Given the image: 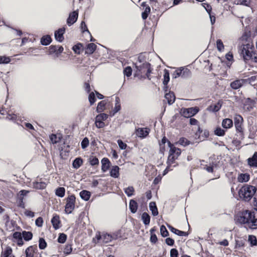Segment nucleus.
<instances>
[{
	"label": "nucleus",
	"instance_id": "nucleus-1",
	"mask_svg": "<svg viewBox=\"0 0 257 257\" xmlns=\"http://www.w3.org/2000/svg\"><path fill=\"white\" fill-rule=\"evenodd\" d=\"M237 222L240 223H247L251 229L257 228V216L251 212L245 210L236 217Z\"/></svg>",
	"mask_w": 257,
	"mask_h": 257
},
{
	"label": "nucleus",
	"instance_id": "nucleus-2",
	"mask_svg": "<svg viewBox=\"0 0 257 257\" xmlns=\"http://www.w3.org/2000/svg\"><path fill=\"white\" fill-rule=\"evenodd\" d=\"M253 45L251 43H248L240 46L239 52L245 60L251 59L257 62V53L253 52Z\"/></svg>",
	"mask_w": 257,
	"mask_h": 257
},
{
	"label": "nucleus",
	"instance_id": "nucleus-3",
	"mask_svg": "<svg viewBox=\"0 0 257 257\" xmlns=\"http://www.w3.org/2000/svg\"><path fill=\"white\" fill-rule=\"evenodd\" d=\"M256 192L255 186L246 184L243 185L239 190V197L245 201H249L254 196Z\"/></svg>",
	"mask_w": 257,
	"mask_h": 257
},
{
	"label": "nucleus",
	"instance_id": "nucleus-4",
	"mask_svg": "<svg viewBox=\"0 0 257 257\" xmlns=\"http://www.w3.org/2000/svg\"><path fill=\"white\" fill-rule=\"evenodd\" d=\"M168 145L170 149L167 163L169 165H171L181 154V152L180 149L174 146L169 141H168Z\"/></svg>",
	"mask_w": 257,
	"mask_h": 257
},
{
	"label": "nucleus",
	"instance_id": "nucleus-5",
	"mask_svg": "<svg viewBox=\"0 0 257 257\" xmlns=\"http://www.w3.org/2000/svg\"><path fill=\"white\" fill-rule=\"evenodd\" d=\"M113 239H116V237L110 234L103 233L100 234L99 233L96 234L94 238H93V241L95 243L102 242L103 243H108L112 240Z\"/></svg>",
	"mask_w": 257,
	"mask_h": 257
},
{
	"label": "nucleus",
	"instance_id": "nucleus-6",
	"mask_svg": "<svg viewBox=\"0 0 257 257\" xmlns=\"http://www.w3.org/2000/svg\"><path fill=\"white\" fill-rule=\"evenodd\" d=\"M76 198L74 195L69 196L66 198V204L65 207V211L68 214L71 213L74 210Z\"/></svg>",
	"mask_w": 257,
	"mask_h": 257
},
{
	"label": "nucleus",
	"instance_id": "nucleus-7",
	"mask_svg": "<svg viewBox=\"0 0 257 257\" xmlns=\"http://www.w3.org/2000/svg\"><path fill=\"white\" fill-rule=\"evenodd\" d=\"M137 70L142 74L145 73L147 77L149 79H151L150 74L151 73L150 64L148 62L144 63L140 65H137Z\"/></svg>",
	"mask_w": 257,
	"mask_h": 257
},
{
	"label": "nucleus",
	"instance_id": "nucleus-8",
	"mask_svg": "<svg viewBox=\"0 0 257 257\" xmlns=\"http://www.w3.org/2000/svg\"><path fill=\"white\" fill-rule=\"evenodd\" d=\"M233 119L236 131L238 133H242L243 132L242 124L243 121L242 117L239 114H235Z\"/></svg>",
	"mask_w": 257,
	"mask_h": 257
},
{
	"label": "nucleus",
	"instance_id": "nucleus-9",
	"mask_svg": "<svg viewBox=\"0 0 257 257\" xmlns=\"http://www.w3.org/2000/svg\"><path fill=\"white\" fill-rule=\"evenodd\" d=\"M198 111L199 108L197 107H190L184 109L182 111V114L184 117L189 118L194 116Z\"/></svg>",
	"mask_w": 257,
	"mask_h": 257
},
{
	"label": "nucleus",
	"instance_id": "nucleus-10",
	"mask_svg": "<svg viewBox=\"0 0 257 257\" xmlns=\"http://www.w3.org/2000/svg\"><path fill=\"white\" fill-rule=\"evenodd\" d=\"M65 31V28H62L59 29L57 31L55 32V39L59 42H62L64 40L63 34Z\"/></svg>",
	"mask_w": 257,
	"mask_h": 257
},
{
	"label": "nucleus",
	"instance_id": "nucleus-11",
	"mask_svg": "<svg viewBox=\"0 0 257 257\" xmlns=\"http://www.w3.org/2000/svg\"><path fill=\"white\" fill-rule=\"evenodd\" d=\"M78 18V12L74 11L69 14V18L67 19V23L69 26L73 24L77 20Z\"/></svg>",
	"mask_w": 257,
	"mask_h": 257
},
{
	"label": "nucleus",
	"instance_id": "nucleus-12",
	"mask_svg": "<svg viewBox=\"0 0 257 257\" xmlns=\"http://www.w3.org/2000/svg\"><path fill=\"white\" fill-rule=\"evenodd\" d=\"M149 133V130L147 128H139L136 130V135L140 138H145Z\"/></svg>",
	"mask_w": 257,
	"mask_h": 257
},
{
	"label": "nucleus",
	"instance_id": "nucleus-13",
	"mask_svg": "<svg viewBox=\"0 0 257 257\" xmlns=\"http://www.w3.org/2000/svg\"><path fill=\"white\" fill-rule=\"evenodd\" d=\"M36 250H37V246H30L25 250L26 257H34V254Z\"/></svg>",
	"mask_w": 257,
	"mask_h": 257
},
{
	"label": "nucleus",
	"instance_id": "nucleus-14",
	"mask_svg": "<svg viewBox=\"0 0 257 257\" xmlns=\"http://www.w3.org/2000/svg\"><path fill=\"white\" fill-rule=\"evenodd\" d=\"M247 163L251 167H257V152H255L252 157L247 159Z\"/></svg>",
	"mask_w": 257,
	"mask_h": 257
},
{
	"label": "nucleus",
	"instance_id": "nucleus-15",
	"mask_svg": "<svg viewBox=\"0 0 257 257\" xmlns=\"http://www.w3.org/2000/svg\"><path fill=\"white\" fill-rule=\"evenodd\" d=\"M101 170L103 172H105L109 168L110 162L108 159L103 158L101 160Z\"/></svg>",
	"mask_w": 257,
	"mask_h": 257
},
{
	"label": "nucleus",
	"instance_id": "nucleus-16",
	"mask_svg": "<svg viewBox=\"0 0 257 257\" xmlns=\"http://www.w3.org/2000/svg\"><path fill=\"white\" fill-rule=\"evenodd\" d=\"M243 82V79L236 80L230 83V87L233 89H237L242 85Z\"/></svg>",
	"mask_w": 257,
	"mask_h": 257
},
{
	"label": "nucleus",
	"instance_id": "nucleus-17",
	"mask_svg": "<svg viewBox=\"0 0 257 257\" xmlns=\"http://www.w3.org/2000/svg\"><path fill=\"white\" fill-rule=\"evenodd\" d=\"M167 226H168V228H169V229L171 230V231H172V232H173L174 233H175L178 235L187 236L188 235V233L186 232L179 230L169 224H167Z\"/></svg>",
	"mask_w": 257,
	"mask_h": 257
},
{
	"label": "nucleus",
	"instance_id": "nucleus-18",
	"mask_svg": "<svg viewBox=\"0 0 257 257\" xmlns=\"http://www.w3.org/2000/svg\"><path fill=\"white\" fill-rule=\"evenodd\" d=\"M165 99L167 100L169 104H173L175 100V96L173 92H169L166 93L165 96Z\"/></svg>",
	"mask_w": 257,
	"mask_h": 257
},
{
	"label": "nucleus",
	"instance_id": "nucleus-19",
	"mask_svg": "<svg viewBox=\"0 0 257 257\" xmlns=\"http://www.w3.org/2000/svg\"><path fill=\"white\" fill-rule=\"evenodd\" d=\"M250 178V176L247 173H241L238 176L237 180L239 182L243 183L247 182Z\"/></svg>",
	"mask_w": 257,
	"mask_h": 257
},
{
	"label": "nucleus",
	"instance_id": "nucleus-20",
	"mask_svg": "<svg viewBox=\"0 0 257 257\" xmlns=\"http://www.w3.org/2000/svg\"><path fill=\"white\" fill-rule=\"evenodd\" d=\"M119 168L117 166H114L112 167L110 171V175L112 177L117 178L119 176Z\"/></svg>",
	"mask_w": 257,
	"mask_h": 257
},
{
	"label": "nucleus",
	"instance_id": "nucleus-21",
	"mask_svg": "<svg viewBox=\"0 0 257 257\" xmlns=\"http://www.w3.org/2000/svg\"><path fill=\"white\" fill-rule=\"evenodd\" d=\"M233 126V121L230 118H225L222 121V126L224 128H230Z\"/></svg>",
	"mask_w": 257,
	"mask_h": 257
},
{
	"label": "nucleus",
	"instance_id": "nucleus-22",
	"mask_svg": "<svg viewBox=\"0 0 257 257\" xmlns=\"http://www.w3.org/2000/svg\"><path fill=\"white\" fill-rule=\"evenodd\" d=\"M52 224L54 228L56 229L59 228V224L60 223L59 215L55 214L51 219Z\"/></svg>",
	"mask_w": 257,
	"mask_h": 257
},
{
	"label": "nucleus",
	"instance_id": "nucleus-23",
	"mask_svg": "<svg viewBox=\"0 0 257 257\" xmlns=\"http://www.w3.org/2000/svg\"><path fill=\"white\" fill-rule=\"evenodd\" d=\"M81 198L85 201H88L91 195L89 191L87 190H82L79 193Z\"/></svg>",
	"mask_w": 257,
	"mask_h": 257
},
{
	"label": "nucleus",
	"instance_id": "nucleus-24",
	"mask_svg": "<svg viewBox=\"0 0 257 257\" xmlns=\"http://www.w3.org/2000/svg\"><path fill=\"white\" fill-rule=\"evenodd\" d=\"M149 208L152 211V215L157 216L158 214V211L155 202H151L149 204Z\"/></svg>",
	"mask_w": 257,
	"mask_h": 257
},
{
	"label": "nucleus",
	"instance_id": "nucleus-25",
	"mask_svg": "<svg viewBox=\"0 0 257 257\" xmlns=\"http://www.w3.org/2000/svg\"><path fill=\"white\" fill-rule=\"evenodd\" d=\"M96 46L94 43H90L87 45L85 50V52L87 54H92L95 50Z\"/></svg>",
	"mask_w": 257,
	"mask_h": 257
},
{
	"label": "nucleus",
	"instance_id": "nucleus-26",
	"mask_svg": "<svg viewBox=\"0 0 257 257\" xmlns=\"http://www.w3.org/2000/svg\"><path fill=\"white\" fill-rule=\"evenodd\" d=\"M130 209L131 211L135 213L137 212L138 209V204L137 202L134 200H131L130 202Z\"/></svg>",
	"mask_w": 257,
	"mask_h": 257
},
{
	"label": "nucleus",
	"instance_id": "nucleus-27",
	"mask_svg": "<svg viewBox=\"0 0 257 257\" xmlns=\"http://www.w3.org/2000/svg\"><path fill=\"white\" fill-rule=\"evenodd\" d=\"M46 184L43 182L35 181L33 183V188L37 189H43L46 187Z\"/></svg>",
	"mask_w": 257,
	"mask_h": 257
},
{
	"label": "nucleus",
	"instance_id": "nucleus-28",
	"mask_svg": "<svg viewBox=\"0 0 257 257\" xmlns=\"http://www.w3.org/2000/svg\"><path fill=\"white\" fill-rule=\"evenodd\" d=\"M83 160L81 158H76L73 162V167L75 169H78L82 164Z\"/></svg>",
	"mask_w": 257,
	"mask_h": 257
},
{
	"label": "nucleus",
	"instance_id": "nucleus-29",
	"mask_svg": "<svg viewBox=\"0 0 257 257\" xmlns=\"http://www.w3.org/2000/svg\"><path fill=\"white\" fill-rule=\"evenodd\" d=\"M191 72L190 70L187 68L182 67V77L184 78H187L191 76Z\"/></svg>",
	"mask_w": 257,
	"mask_h": 257
},
{
	"label": "nucleus",
	"instance_id": "nucleus-30",
	"mask_svg": "<svg viewBox=\"0 0 257 257\" xmlns=\"http://www.w3.org/2000/svg\"><path fill=\"white\" fill-rule=\"evenodd\" d=\"M52 39L49 35L43 36L41 40V43L43 45H48L51 42Z\"/></svg>",
	"mask_w": 257,
	"mask_h": 257
},
{
	"label": "nucleus",
	"instance_id": "nucleus-31",
	"mask_svg": "<svg viewBox=\"0 0 257 257\" xmlns=\"http://www.w3.org/2000/svg\"><path fill=\"white\" fill-rule=\"evenodd\" d=\"M142 219L145 225H149L150 222V216L146 212H144L142 215Z\"/></svg>",
	"mask_w": 257,
	"mask_h": 257
},
{
	"label": "nucleus",
	"instance_id": "nucleus-32",
	"mask_svg": "<svg viewBox=\"0 0 257 257\" xmlns=\"http://www.w3.org/2000/svg\"><path fill=\"white\" fill-rule=\"evenodd\" d=\"M106 102L105 100H102L99 102L97 105L96 108V111L97 112H100L103 111L105 109V106Z\"/></svg>",
	"mask_w": 257,
	"mask_h": 257
},
{
	"label": "nucleus",
	"instance_id": "nucleus-33",
	"mask_svg": "<svg viewBox=\"0 0 257 257\" xmlns=\"http://www.w3.org/2000/svg\"><path fill=\"white\" fill-rule=\"evenodd\" d=\"M12 249L11 247H8L6 249L2 252V257H14L12 255Z\"/></svg>",
	"mask_w": 257,
	"mask_h": 257
},
{
	"label": "nucleus",
	"instance_id": "nucleus-34",
	"mask_svg": "<svg viewBox=\"0 0 257 257\" xmlns=\"http://www.w3.org/2000/svg\"><path fill=\"white\" fill-rule=\"evenodd\" d=\"M221 107V103L220 102H217L216 104L210 106L209 109L213 112H217L220 110Z\"/></svg>",
	"mask_w": 257,
	"mask_h": 257
},
{
	"label": "nucleus",
	"instance_id": "nucleus-35",
	"mask_svg": "<svg viewBox=\"0 0 257 257\" xmlns=\"http://www.w3.org/2000/svg\"><path fill=\"white\" fill-rule=\"evenodd\" d=\"M108 117V115L105 113H100L98 114L95 117V121H103L105 120Z\"/></svg>",
	"mask_w": 257,
	"mask_h": 257
},
{
	"label": "nucleus",
	"instance_id": "nucleus-36",
	"mask_svg": "<svg viewBox=\"0 0 257 257\" xmlns=\"http://www.w3.org/2000/svg\"><path fill=\"white\" fill-rule=\"evenodd\" d=\"M65 189L63 187H59L56 190V195L59 197H63L65 195Z\"/></svg>",
	"mask_w": 257,
	"mask_h": 257
},
{
	"label": "nucleus",
	"instance_id": "nucleus-37",
	"mask_svg": "<svg viewBox=\"0 0 257 257\" xmlns=\"http://www.w3.org/2000/svg\"><path fill=\"white\" fill-rule=\"evenodd\" d=\"M23 237L25 240L28 241L32 239L33 234L31 232L24 231L23 232Z\"/></svg>",
	"mask_w": 257,
	"mask_h": 257
},
{
	"label": "nucleus",
	"instance_id": "nucleus-38",
	"mask_svg": "<svg viewBox=\"0 0 257 257\" xmlns=\"http://www.w3.org/2000/svg\"><path fill=\"white\" fill-rule=\"evenodd\" d=\"M20 117V116H19L17 114H15V113H11L10 112H8V116H7V118H8L9 120H16L17 119H19Z\"/></svg>",
	"mask_w": 257,
	"mask_h": 257
},
{
	"label": "nucleus",
	"instance_id": "nucleus-39",
	"mask_svg": "<svg viewBox=\"0 0 257 257\" xmlns=\"http://www.w3.org/2000/svg\"><path fill=\"white\" fill-rule=\"evenodd\" d=\"M214 134L217 136H223L225 135V131L220 127H217L214 130Z\"/></svg>",
	"mask_w": 257,
	"mask_h": 257
},
{
	"label": "nucleus",
	"instance_id": "nucleus-40",
	"mask_svg": "<svg viewBox=\"0 0 257 257\" xmlns=\"http://www.w3.org/2000/svg\"><path fill=\"white\" fill-rule=\"evenodd\" d=\"M170 80L169 73L167 70H165L164 74L163 84L166 85L168 84Z\"/></svg>",
	"mask_w": 257,
	"mask_h": 257
},
{
	"label": "nucleus",
	"instance_id": "nucleus-41",
	"mask_svg": "<svg viewBox=\"0 0 257 257\" xmlns=\"http://www.w3.org/2000/svg\"><path fill=\"white\" fill-rule=\"evenodd\" d=\"M160 232L163 237H166L169 235V232L164 225L160 227Z\"/></svg>",
	"mask_w": 257,
	"mask_h": 257
},
{
	"label": "nucleus",
	"instance_id": "nucleus-42",
	"mask_svg": "<svg viewBox=\"0 0 257 257\" xmlns=\"http://www.w3.org/2000/svg\"><path fill=\"white\" fill-rule=\"evenodd\" d=\"M151 9L149 6H147L145 8L144 12L142 14V17L143 20H145L147 18L149 14L150 13Z\"/></svg>",
	"mask_w": 257,
	"mask_h": 257
},
{
	"label": "nucleus",
	"instance_id": "nucleus-43",
	"mask_svg": "<svg viewBox=\"0 0 257 257\" xmlns=\"http://www.w3.org/2000/svg\"><path fill=\"white\" fill-rule=\"evenodd\" d=\"M216 47H217V50L219 52H221L224 50V45L221 40L218 39L217 40Z\"/></svg>",
	"mask_w": 257,
	"mask_h": 257
},
{
	"label": "nucleus",
	"instance_id": "nucleus-44",
	"mask_svg": "<svg viewBox=\"0 0 257 257\" xmlns=\"http://www.w3.org/2000/svg\"><path fill=\"white\" fill-rule=\"evenodd\" d=\"M180 76L182 77V67L177 69L172 74L173 78H177Z\"/></svg>",
	"mask_w": 257,
	"mask_h": 257
},
{
	"label": "nucleus",
	"instance_id": "nucleus-45",
	"mask_svg": "<svg viewBox=\"0 0 257 257\" xmlns=\"http://www.w3.org/2000/svg\"><path fill=\"white\" fill-rule=\"evenodd\" d=\"M120 104L119 103V99L118 97H116L115 107L113 109L114 113H115L117 112H118L120 110Z\"/></svg>",
	"mask_w": 257,
	"mask_h": 257
},
{
	"label": "nucleus",
	"instance_id": "nucleus-46",
	"mask_svg": "<svg viewBox=\"0 0 257 257\" xmlns=\"http://www.w3.org/2000/svg\"><path fill=\"white\" fill-rule=\"evenodd\" d=\"M51 142L53 144H56L60 141V137H58L56 135L52 134L50 136Z\"/></svg>",
	"mask_w": 257,
	"mask_h": 257
},
{
	"label": "nucleus",
	"instance_id": "nucleus-47",
	"mask_svg": "<svg viewBox=\"0 0 257 257\" xmlns=\"http://www.w3.org/2000/svg\"><path fill=\"white\" fill-rule=\"evenodd\" d=\"M66 239L67 235L63 233H60L58 238V241L59 243H63L65 242Z\"/></svg>",
	"mask_w": 257,
	"mask_h": 257
},
{
	"label": "nucleus",
	"instance_id": "nucleus-48",
	"mask_svg": "<svg viewBox=\"0 0 257 257\" xmlns=\"http://www.w3.org/2000/svg\"><path fill=\"white\" fill-rule=\"evenodd\" d=\"M11 61L9 57L0 56V64H8Z\"/></svg>",
	"mask_w": 257,
	"mask_h": 257
},
{
	"label": "nucleus",
	"instance_id": "nucleus-49",
	"mask_svg": "<svg viewBox=\"0 0 257 257\" xmlns=\"http://www.w3.org/2000/svg\"><path fill=\"white\" fill-rule=\"evenodd\" d=\"M39 246L41 249H44L47 246V243L45 240L43 238H40L39 241Z\"/></svg>",
	"mask_w": 257,
	"mask_h": 257
},
{
	"label": "nucleus",
	"instance_id": "nucleus-50",
	"mask_svg": "<svg viewBox=\"0 0 257 257\" xmlns=\"http://www.w3.org/2000/svg\"><path fill=\"white\" fill-rule=\"evenodd\" d=\"M124 192L128 196H131L133 194L134 189L133 187L130 186L124 189Z\"/></svg>",
	"mask_w": 257,
	"mask_h": 257
},
{
	"label": "nucleus",
	"instance_id": "nucleus-51",
	"mask_svg": "<svg viewBox=\"0 0 257 257\" xmlns=\"http://www.w3.org/2000/svg\"><path fill=\"white\" fill-rule=\"evenodd\" d=\"M89 163L92 166L98 165L99 163L98 159L95 157H91L89 158Z\"/></svg>",
	"mask_w": 257,
	"mask_h": 257
},
{
	"label": "nucleus",
	"instance_id": "nucleus-52",
	"mask_svg": "<svg viewBox=\"0 0 257 257\" xmlns=\"http://www.w3.org/2000/svg\"><path fill=\"white\" fill-rule=\"evenodd\" d=\"M248 241L252 245H256V238L254 235H249L248 236Z\"/></svg>",
	"mask_w": 257,
	"mask_h": 257
},
{
	"label": "nucleus",
	"instance_id": "nucleus-53",
	"mask_svg": "<svg viewBox=\"0 0 257 257\" xmlns=\"http://www.w3.org/2000/svg\"><path fill=\"white\" fill-rule=\"evenodd\" d=\"M132 69L131 67L128 66L125 68L123 70V74L127 77H130L132 75Z\"/></svg>",
	"mask_w": 257,
	"mask_h": 257
},
{
	"label": "nucleus",
	"instance_id": "nucleus-54",
	"mask_svg": "<svg viewBox=\"0 0 257 257\" xmlns=\"http://www.w3.org/2000/svg\"><path fill=\"white\" fill-rule=\"evenodd\" d=\"M178 143L182 146H186L189 144V141L184 138H182L180 139Z\"/></svg>",
	"mask_w": 257,
	"mask_h": 257
},
{
	"label": "nucleus",
	"instance_id": "nucleus-55",
	"mask_svg": "<svg viewBox=\"0 0 257 257\" xmlns=\"http://www.w3.org/2000/svg\"><path fill=\"white\" fill-rule=\"evenodd\" d=\"M89 101L90 103V105H92L95 101V95L93 92H91L89 94L88 97Z\"/></svg>",
	"mask_w": 257,
	"mask_h": 257
},
{
	"label": "nucleus",
	"instance_id": "nucleus-56",
	"mask_svg": "<svg viewBox=\"0 0 257 257\" xmlns=\"http://www.w3.org/2000/svg\"><path fill=\"white\" fill-rule=\"evenodd\" d=\"M58 46L55 45H51L49 47V54H52L53 53H55L57 54V50Z\"/></svg>",
	"mask_w": 257,
	"mask_h": 257
},
{
	"label": "nucleus",
	"instance_id": "nucleus-57",
	"mask_svg": "<svg viewBox=\"0 0 257 257\" xmlns=\"http://www.w3.org/2000/svg\"><path fill=\"white\" fill-rule=\"evenodd\" d=\"M72 251V247L70 244H67L63 250V252L66 254H70Z\"/></svg>",
	"mask_w": 257,
	"mask_h": 257
},
{
	"label": "nucleus",
	"instance_id": "nucleus-58",
	"mask_svg": "<svg viewBox=\"0 0 257 257\" xmlns=\"http://www.w3.org/2000/svg\"><path fill=\"white\" fill-rule=\"evenodd\" d=\"M81 147L83 149L86 148L89 145V140L87 138H85L81 142Z\"/></svg>",
	"mask_w": 257,
	"mask_h": 257
},
{
	"label": "nucleus",
	"instance_id": "nucleus-59",
	"mask_svg": "<svg viewBox=\"0 0 257 257\" xmlns=\"http://www.w3.org/2000/svg\"><path fill=\"white\" fill-rule=\"evenodd\" d=\"M237 4L239 5H244L245 6H248L249 5V0H236Z\"/></svg>",
	"mask_w": 257,
	"mask_h": 257
},
{
	"label": "nucleus",
	"instance_id": "nucleus-60",
	"mask_svg": "<svg viewBox=\"0 0 257 257\" xmlns=\"http://www.w3.org/2000/svg\"><path fill=\"white\" fill-rule=\"evenodd\" d=\"M36 225L38 227H41L43 225V220L41 217H38L35 221Z\"/></svg>",
	"mask_w": 257,
	"mask_h": 257
},
{
	"label": "nucleus",
	"instance_id": "nucleus-61",
	"mask_svg": "<svg viewBox=\"0 0 257 257\" xmlns=\"http://www.w3.org/2000/svg\"><path fill=\"white\" fill-rule=\"evenodd\" d=\"M170 256L171 257H178V251L175 248L171 249L170 251Z\"/></svg>",
	"mask_w": 257,
	"mask_h": 257
},
{
	"label": "nucleus",
	"instance_id": "nucleus-62",
	"mask_svg": "<svg viewBox=\"0 0 257 257\" xmlns=\"http://www.w3.org/2000/svg\"><path fill=\"white\" fill-rule=\"evenodd\" d=\"M80 27H81V29L82 30V31L83 32H84L85 31H87V32H88L90 34V33H89V31H88V30L87 29V26H86L85 23L84 21H82L81 22Z\"/></svg>",
	"mask_w": 257,
	"mask_h": 257
},
{
	"label": "nucleus",
	"instance_id": "nucleus-63",
	"mask_svg": "<svg viewBox=\"0 0 257 257\" xmlns=\"http://www.w3.org/2000/svg\"><path fill=\"white\" fill-rule=\"evenodd\" d=\"M117 143L119 146V147L121 149L124 150L125 149V148H126V145L125 143H124L121 140H118Z\"/></svg>",
	"mask_w": 257,
	"mask_h": 257
},
{
	"label": "nucleus",
	"instance_id": "nucleus-64",
	"mask_svg": "<svg viewBox=\"0 0 257 257\" xmlns=\"http://www.w3.org/2000/svg\"><path fill=\"white\" fill-rule=\"evenodd\" d=\"M165 242L167 244L170 246H172L174 244V240L170 237L167 238L165 240Z\"/></svg>",
	"mask_w": 257,
	"mask_h": 257
}]
</instances>
